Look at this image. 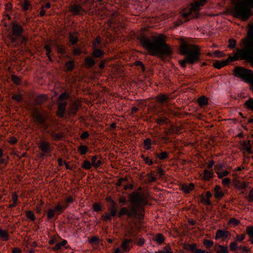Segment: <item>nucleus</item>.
<instances>
[{"instance_id":"338daca9","label":"nucleus","mask_w":253,"mask_h":253,"mask_svg":"<svg viewBox=\"0 0 253 253\" xmlns=\"http://www.w3.org/2000/svg\"><path fill=\"white\" fill-rule=\"evenodd\" d=\"M249 200L251 202L253 201V189H252L249 193L248 196Z\"/></svg>"},{"instance_id":"7ed1b4c3","label":"nucleus","mask_w":253,"mask_h":253,"mask_svg":"<svg viewBox=\"0 0 253 253\" xmlns=\"http://www.w3.org/2000/svg\"><path fill=\"white\" fill-rule=\"evenodd\" d=\"M180 53L187 56L183 59L179 61L181 66H185L186 63L193 64L199 59L200 52L198 47L195 45L189 44L183 41L180 46Z\"/></svg>"},{"instance_id":"4c0bfd02","label":"nucleus","mask_w":253,"mask_h":253,"mask_svg":"<svg viewBox=\"0 0 253 253\" xmlns=\"http://www.w3.org/2000/svg\"><path fill=\"white\" fill-rule=\"evenodd\" d=\"M82 167L85 169H89L91 167L90 163L88 161H84L82 165Z\"/></svg>"},{"instance_id":"9d476101","label":"nucleus","mask_w":253,"mask_h":253,"mask_svg":"<svg viewBox=\"0 0 253 253\" xmlns=\"http://www.w3.org/2000/svg\"><path fill=\"white\" fill-rule=\"evenodd\" d=\"M33 116L39 125H41L45 129L47 128L48 126L45 123V117L42 114H40L37 109H35L34 111Z\"/></svg>"},{"instance_id":"a211bd4d","label":"nucleus","mask_w":253,"mask_h":253,"mask_svg":"<svg viewBox=\"0 0 253 253\" xmlns=\"http://www.w3.org/2000/svg\"><path fill=\"white\" fill-rule=\"evenodd\" d=\"M156 98L161 103L168 102L170 100V98L169 96L164 94H160L157 96Z\"/></svg>"},{"instance_id":"e433bc0d","label":"nucleus","mask_w":253,"mask_h":253,"mask_svg":"<svg viewBox=\"0 0 253 253\" xmlns=\"http://www.w3.org/2000/svg\"><path fill=\"white\" fill-rule=\"evenodd\" d=\"M211 197V194L209 191H207L206 193V200H205L204 199H203L202 200V202H206L207 205H210L211 202L210 201V199Z\"/></svg>"},{"instance_id":"864d4df0","label":"nucleus","mask_w":253,"mask_h":253,"mask_svg":"<svg viewBox=\"0 0 253 253\" xmlns=\"http://www.w3.org/2000/svg\"><path fill=\"white\" fill-rule=\"evenodd\" d=\"M214 56L216 57H221L224 56V54L218 50H215L213 53Z\"/></svg>"},{"instance_id":"37998d69","label":"nucleus","mask_w":253,"mask_h":253,"mask_svg":"<svg viewBox=\"0 0 253 253\" xmlns=\"http://www.w3.org/2000/svg\"><path fill=\"white\" fill-rule=\"evenodd\" d=\"M168 153L166 152H163L161 153L158 154H156V156L161 160H164L168 157Z\"/></svg>"},{"instance_id":"4d7b16f0","label":"nucleus","mask_w":253,"mask_h":253,"mask_svg":"<svg viewBox=\"0 0 253 253\" xmlns=\"http://www.w3.org/2000/svg\"><path fill=\"white\" fill-rule=\"evenodd\" d=\"M57 50L59 53H63L64 52V48L62 45H57Z\"/></svg>"},{"instance_id":"774afa93","label":"nucleus","mask_w":253,"mask_h":253,"mask_svg":"<svg viewBox=\"0 0 253 253\" xmlns=\"http://www.w3.org/2000/svg\"><path fill=\"white\" fill-rule=\"evenodd\" d=\"M223 166L221 164H217L214 167L215 169L217 170V171L222 169H223Z\"/></svg>"},{"instance_id":"a19ab883","label":"nucleus","mask_w":253,"mask_h":253,"mask_svg":"<svg viewBox=\"0 0 253 253\" xmlns=\"http://www.w3.org/2000/svg\"><path fill=\"white\" fill-rule=\"evenodd\" d=\"M23 10L26 11L30 9L31 6L28 0H25L23 4L22 5Z\"/></svg>"},{"instance_id":"dca6fc26","label":"nucleus","mask_w":253,"mask_h":253,"mask_svg":"<svg viewBox=\"0 0 253 253\" xmlns=\"http://www.w3.org/2000/svg\"><path fill=\"white\" fill-rule=\"evenodd\" d=\"M132 242L131 239H125L123 242L122 243L121 247L122 249V250L124 252H127L130 250V247L128 245L129 243Z\"/></svg>"},{"instance_id":"20e7f679","label":"nucleus","mask_w":253,"mask_h":253,"mask_svg":"<svg viewBox=\"0 0 253 253\" xmlns=\"http://www.w3.org/2000/svg\"><path fill=\"white\" fill-rule=\"evenodd\" d=\"M250 7H253V0H241L237 2L233 9V16L246 20L251 15Z\"/></svg>"},{"instance_id":"b1692460","label":"nucleus","mask_w":253,"mask_h":253,"mask_svg":"<svg viewBox=\"0 0 253 253\" xmlns=\"http://www.w3.org/2000/svg\"><path fill=\"white\" fill-rule=\"evenodd\" d=\"M213 176L212 170L205 169L204 171L203 178L206 180H208Z\"/></svg>"},{"instance_id":"0e129e2a","label":"nucleus","mask_w":253,"mask_h":253,"mask_svg":"<svg viewBox=\"0 0 253 253\" xmlns=\"http://www.w3.org/2000/svg\"><path fill=\"white\" fill-rule=\"evenodd\" d=\"M230 182V179L228 178H224L222 179V184L227 185Z\"/></svg>"},{"instance_id":"4468645a","label":"nucleus","mask_w":253,"mask_h":253,"mask_svg":"<svg viewBox=\"0 0 253 253\" xmlns=\"http://www.w3.org/2000/svg\"><path fill=\"white\" fill-rule=\"evenodd\" d=\"M70 10L75 15L79 14L81 12H84V9L79 5L74 4L70 6Z\"/></svg>"},{"instance_id":"6e6d98bb","label":"nucleus","mask_w":253,"mask_h":253,"mask_svg":"<svg viewBox=\"0 0 253 253\" xmlns=\"http://www.w3.org/2000/svg\"><path fill=\"white\" fill-rule=\"evenodd\" d=\"M12 80L13 82L16 84H19L20 82V79L19 77L16 76H12Z\"/></svg>"},{"instance_id":"2f4dec72","label":"nucleus","mask_w":253,"mask_h":253,"mask_svg":"<svg viewBox=\"0 0 253 253\" xmlns=\"http://www.w3.org/2000/svg\"><path fill=\"white\" fill-rule=\"evenodd\" d=\"M159 244H162L164 241V237L162 234H157L154 239Z\"/></svg>"},{"instance_id":"c756f323","label":"nucleus","mask_w":253,"mask_h":253,"mask_svg":"<svg viewBox=\"0 0 253 253\" xmlns=\"http://www.w3.org/2000/svg\"><path fill=\"white\" fill-rule=\"evenodd\" d=\"M0 236L4 241H7L8 239V234L6 230L0 229Z\"/></svg>"},{"instance_id":"49530a36","label":"nucleus","mask_w":253,"mask_h":253,"mask_svg":"<svg viewBox=\"0 0 253 253\" xmlns=\"http://www.w3.org/2000/svg\"><path fill=\"white\" fill-rule=\"evenodd\" d=\"M243 147L248 152L251 153V145L250 144V141L248 142H244L243 144Z\"/></svg>"},{"instance_id":"f8f14e48","label":"nucleus","mask_w":253,"mask_h":253,"mask_svg":"<svg viewBox=\"0 0 253 253\" xmlns=\"http://www.w3.org/2000/svg\"><path fill=\"white\" fill-rule=\"evenodd\" d=\"M233 185L236 187L239 190H243L246 189L248 186V183L244 181H241L238 179H235L233 181Z\"/></svg>"},{"instance_id":"5701e85b","label":"nucleus","mask_w":253,"mask_h":253,"mask_svg":"<svg viewBox=\"0 0 253 253\" xmlns=\"http://www.w3.org/2000/svg\"><path fill=\"white\" fill-rule=\"evenodd\" d=\"M198 102L201 107L204 106L208 103V98L205 96H201L198 99Z\"/></svg>"},{"instance_id":"a878e982","label":"nucleus","mask_w":253,"mask_h":253,"mask_svg":"<svg viewBox=\"0 0 253 253\" xmlns=\"http://www.w3.org/2000/svg\"><path fill=\"white\" fill-rule=\"evenodd\" d=\"M228 234V231H223L221 230H218L216 233L215 238H221L223 237H226Z\"/></svg>"},{"instance_id":"f03ea898","label":"nucleus","mask_w":253,"mask_h":253,"mask_svg":"<svg viewBox=\"0 0 253 253\" xmlns=\"http://www.w3.org/2000/svg\"><path fill=\"white\" fill-rule=\"evenodd\" d=\"M139 40L143 46L147 49L152 55H168L171 53V50L166 43L163 36L154 37L153 40L141 37L139 38Z\"/></svg>"},{"instance_id":"1a4fd4ad","label":"nucleus","mask_w":253,"mask_h":253,"mask_svg":"<svg viewBox=\"0 0 253 253\" xmlns=\"http://www.w3.org/2000/svg\"><path fill=\"white\" fill-rule=\"evenodd\" d=\"M141 210L140 209L137 208L136 206H131L129 209L123 207L121 208L118 213V216L122 217L123 215L126 214L128 217L135 218L138 217V214H140Z\"/></svg>"},{"instance_id":"72a5a7b5","label":"nucleus","mask_w":253,"mask_h":253,"mask_svg":"<svg viewBox=\"0 0 253 253\" xmlns=\"http://www.w3.org/2000/svg\"><path fill=\"white\" fill-rule=\"evenodd\" d=\"M70 42L72 44H75L78 41V37L74 36V35L70 34L69 36Z\"/></svg>"},{"instance_id":"0eeeda50","label":"nucleus","mask_w":253,"mask_h":253,"mask_svg":"<svg viewBox=\"0 0 253 253\" xmlns=\"http://www.w3.org/2000/svg\"><path fill=\"white\" fill-rule=\"evenodd\" d=\"M129 201L132 204L131 206H136L137 208L141 210L140 214H138V218L142 219L143 217L144 211L142 206L145 205L147 203L144 196L139 192H133L129 196Z\"/></svg>"},{"instance_id":"de8ad7c7","label":"nucleus","mask_w":253,"mask_h":253,"mask_svg":"<svg viewBox=\"0 0 253 253\" xmlns=\"http://www.w3.org/2000/svg\"><path fill=\"white\" fill-rule=\"evenodd\" d=\"M229 173L228 171L227 170L223 171L221 172L217 171V174H218V176L219 178H221L228 175Z\"/></svg>"},{"instance_id":"f3484780","label":"nucleus","mask_w":253,"mask_h":253,"mask_svg":"<svg viewBox=\"0 0 253 253\" xmlns=\"http://www.w3.org/2000/svg\"><path fill=\"white\" fill-rule=\"evenodd\" d=\"M92 165L95 168L99 167L102 163L100 159H98V157L93 156L91 157Z\"/></svg>"},{"instance_id":"052dcab7","label":"nucleus","mask_w":253,"mask_h":253,"mask_svg":"<svg viewBox=\"0 0 253 253\" xmlns=\"http://www.w3.org/2000/svg\"><path fill=\"white\" fill-rule=\"evenodd\" d=\"M163 253H171V248L169 245L166 246L164 248Z\"/></svg>"},{"instance_id":"7c9ffc66","label":"nucleus","mask_w":253,"mask_h":253,"mask_svg":"<svg viewBox=\"0 0 253 253\" xmlns=\"http://www.w3.org/2000/svg\"><path fill=\"white\" fill-rule=\"evenodd\" d=\"M78 150L81 155L85 154L88 150V148L85 145H80L78 148Z\"/></svg>"},{"instance_id":"603ef678","label":"nucleus","mask_w":253,"mask_h":253,"mask_svg":"<svg viewBox=\"0 0 253 253\" xmlns=\"http://www.w3.org/2000/svg\"><path fill=\"white\" fill-rule=\"evenodd\" d=\"M204 245L207 247H210L213 244V242L211 240H206L204 241Z\"/></svg>"},{"instance_id":"f257e3e1","label":"nucleus","mask_w":253,"mask_h":253,"mask_svg":"<svg viewBox=\"0 0 253 253\" xmlns=\"http://www.w3.org/2000/svg\"><path fill=\"white\" fill-rule=\"evenodd\" d=\"M242 41L243 47L238 50L234 56H229L223 61H216L213 64L214 67L220 69L227 65L229 62H233L238 59L248 60L253 65V36H249L245 39H242Z\"/></svg>"},{"instance_id":"412c9836","label":"nucleus","mask_w":253,"mask_h":253,"mask_svg":"<svg viewBox=\"0 0 253 253\" xmlns=\"http://www.w3.org/2000/svg\"><path fill=\"white\" fill-rule=\"evenodd\" d=\"M47 100L45 95L41 94L37 97L35 101L37 104H42Z\"/></svg>"},{"instance_id":"4be33fe9","label":"nucleus","mask_w":253,"mask_h":253,"mask_svg":"<svg viewBox=\"0 0 253 253\" xmlns=\"http://www.w3.org/2000/svg\"><path fill=\"white\" fill-rule=\"evenodd\" d=\"M50 134L54 140H59L64 136L63 133H56L53 131L50 132Z\"/></svg>"},{"instance_id":"f704fd0d","label":"nucleus","mask_w":253,"mask_h":253,"mask_svg":"<svg viewBox=\"0 0 253 253\" xmlns=\"http://www.w3.org/2000/svg\"><path fill=\"white\" fill-rule=\"evenodd\" d=\"M247 233L249 237L252 239H253V226H248L246 229Z\"/></svg>"},{"instance_id":"473e14b6","label":"nucleus","mask_w":253,"mask_h":253,"mask_svg":"<svg viewBox=\"0 0 253 253\" xmlns=\"http://www.w3.org/2000/svg\"><path fill=\"white\" fill-rule=\"evenodd\" d=\"M168 122V119L166 117H162L156 120L157 124L162 125L166 124Z\"/></svg>"},{"instance_id":"a18cd8bd","label":"nucleus","mask_w":253,"mask_h":253,"mask_svg":"<svg viewBox=\"0 0 253 253\" xmlns=\"http://www.w3.org/2000/svg\"><path fill=\"white\" fill-rule=\"evenodd\" d=\"M66 67L69 71H72L74 68V62L72 61H69L66 64Z\"/></svg>"},{"instance_id":"393cba45","label":"nucleus","mask_w":253,"mask_h":253,"mask_svg":"<svg viewBox=\"0 0 253 253\" xmlns=\"http://www.w3.org/2000/svg\"><path fill=\"white\" fill-rule=\"evenodd\" d=\"M78 110L77 105L75 104H72L68 110V114L70 116H74Z\"/></svg>"},{"instance_id":"2eb2a0df","label":"nucleus","mask_w":253,"mask_h":253,"mask_svg":"<svg viewBox=\"0 0 253 253\" xmlns=\"http://www.w3.org/2000/svg\"><path fill=\"white\" fill-rule=\"evenodd\" d=\"M110 200V205L109 206L108 210L111 212L112 215H116L118 208V205L113 200Z\"/></svg>"},{"instance_id":"8fccbe9b","label":"nucleus","mask_w":253,"mask_h":253,"mask_svg":"<svg viewBox=\"0 0 253 253\" xmlns=\"http://www.w3.org/2000/svg\"><path fill=\"white\" fill-rule=\"evenodd\" d=\"M55 211L54 210L50 209L47 212V215L48 219H51L54 214Z\"/></svg>"},{"instance_id":"c03bdc74","label":"nucleus","mask_w":253,"mask_h":253,"mask_svg":"<svg viewBox=\"0 0 253 253\" xmlns=\"http://www.w3.org/2000/svg\"><path fill=\"white\" fill-rule=\"evenodd\" d=\"M26 216L32 221H34L35 219V215L32 211H27L26 212Z\"/></svg>"},{"instance_id":"c9c22d12","label":"nucleus","mask_w":253,"mask_h":253,"mask_svg":"<svg viewBox=\"0 0 253 253\" xmlns=\"http://www.w3.org/2000/svg\"><path fill=\"white\" fill-rule=\"evenodd\" d=\"M196 246L195 244H187L185 246V249L187 250H189L191 252H194L196 250Z\"/></svg>"},{"instance_id":"69168bd1","label":"nucleus","mask_w":253,"mask_h":253,"mask_svg":"<svg viewBox=\"0 0 253 253\" xmlns=\"http://www.w3.org/2000/svg\"><path fill=\"white\" fill-rule=\"evenodd\" d=\"M236 239H237V240L241 242L245 239V235L244 234L238 235L236 237Z\"/></svg>"},{"instance_id":"6ab92c4d","label":"nucleus","mask_w":253,"mask_h":253,"mask_svg":"<svg viewBox=\"0 0 253 253\" xmlns=\"http://www.w3.org/2000/svg\"><path fill=\"white\" fill-rule=\"evenodd\" d=\"M214 197L216 199H220L224 195V193L220 190V187L219 185H216L214 187Z\"/></svg>"},{"instance_id":"ea45409f","label":"nucleus","mask_w":253,"mask_h":253,"mask_svg":"<svg viewBox=\"0 0 253 253\" xmlns=\"http://www.w3.org/2000/svg\"><path fill=\"white\" fill-rule=\"evenodd\" d=\"M229 248L231 251H235L237 249H239V247L237 246V243L235 242L231 243Z\"/></svg>"},{"instance_id":"6e6552de","label":"nucleus","mask_w":253,"mask_h":253,"mask_svg":"<svg viewBox=\"0 0 253 253\" xmlns=\"http://www.w3.org/2000/svg\"><path fill=\"white\" fill-rule=\"evenodd\" d=\"M206 0H200L199 1H196L192 4L190 7L186 8L181 12L182 18L185 21L194 17L197 11L199 10V7L204 5Z\"/></svg>"},{"instance_id":"3c124183","label":"nucleus","mask_w":253,"mask_h":253,"mask_svg":"<svg viewBox=\"0 0 253 253\" xmlns=\"http://www.w3.org/2000/svg\"><path fill=\"white\" fill-rule=\"evenodd\" d=\"M148 181L149 182H154L156 180V177L154 174L150 173L148 174Z\"/></svg>"},{"instance_id":"680f3d73","label":"nucleus","mask_w":253,"mask_h":253,"mask_svg":"<svg viewBox=\"0 0 253 253\" xmlns=\"http://www.w3.org/2000/svg\"><path fill=\"white\" fill-rule=\"evenodd\" d=\"M64 209H65V208H64L63 207L61 206L60 205H57L55 207V208L54 210L55 212V211H63Z\"/></svg>"},{"instance_id":"79ce46f5","label":"nucleus","mask_w":253,"mask_h":253,"mask_svg":"<svg viewBox=\"0 0 253 253\" xmlns=\"http://www.w3.org/2000/svg\"><path fill=\"white\" fill-rule=\"evenodd\" d=\"M144 148H145V149H146L147 150L150 149V145L151 144V139H149V138L146 139L144 141Z\"/></svg>"},{"instance_id":"bf43d9fd","label":"nucleus","mask_w":253,"mask_h":253,"mask_svg":"<svg viewBox=\"0 0 253 253\" xmlns=\"http://www.w3.org/2000/svg\"><path fill=\"white\" fill-rule=\"evenodd\" d=\"M93 209L94 211H98L101 210V207L99 205H98L96 203H95L93 204Z\"/></svg>"},{"instance_id":"39448f33","label":"nucleus","mask_w":253,"mask_h":253,"mask_svg":"<svg viewBox=\"0 0 253 253\" xmlns=\"http://www.w3.org/2000/svg\"><path fill=\"white\" fill-rule=\"evenodd\" d=\"M24 32L22 27L16 23H13L12 25V31L7 35V37L13 44L14 47H17L19 44H26L27 39L23 35Z\"/></svg>"},{"instance_id":"c85d7f7f","label":"nucleus","mask_w":253,"mask_h":253,"mask_svg":"<svg viewBox=\"0 0 253 253\" xmlns=\"http://www.w3.org/2000/svg\"><path fill=\"white\" fill-rule=\"evenodd\" d=\"M85 62L87 67H91L95 64L94 60L90 57H87L85 59Z\"/></svg>"},{"instance_id":"aec40b11","label":"nucleus","mask_w":253,"mask_h":253,"mask_svg":"<svg viewBox=\"0 0 253 253\" xmlns=\"http://www.w3.org/2000/svg\"><path fill=\"white\" fill-rule=\"evenodd\" d=\"M194 185L193 183H190L189 185L183 184L181 186V189L185 193H188L190 191L193 189Z\"/></svg>"},{"instance_id":"9b49d317","label":"nucleus","mask_w":253,"mask_h":253,"mask_svg":"<svg viewBox=\"0 0 253 253\" xmlns=\"http://www.w3.org/2000/svg\"><path fill=\"white\" fill-rule=\"evenodd\" d=\"M40 149L43 153V156L49 154L52 150V148L49 142L42 141L39 144Z\"/></svg>"},{"instance_id":"13d9d810","label":"nucleus","mask_w":253,"mask_h":253,"mask_svg":"<svg viewBox=\"0 0 253 253\" xmlns=\"http://www.w3.org/2000/svg\"><path fill=\"white\" fill-rule=\"evenodd\" d=\"M68 94L66 93H64L61 94L59 97V99L61 100H65L68 98Z\"/></svg>"},{"instance_id":"58836bf2","label":"nucleus","mask_w":253,"mask_h":253,"mask_svg":"<svg viewBox=\"0 0 253 253\" xmlns=\"http://www.w3.org/2000/svg\"><path fill=\"white\" fill-rule=\"evenodd\" d=\"M115 215H112L111 214V212L110 213H106L105 215L102 216V217L105 221L110 220L112 219V217L114 216Z\"/></svg>"},{"instance_id":"e2e57ef3","label":"nucleus","mask_w":253,"mask_h":253,"mask_svg":"<svg viewBox=\"0 0 253 253\" xmlns=\"http://www.w3.org/2000/svg\"><path fill=\"white\" fill-rule=\"evenodd\" d=\"M12 98L20 102L21 100V96L20 94H15L12 96Z\"/></svg>"},{"instance_id":"cd10ccee","label":"nucleus","mask_w":253,"mask_h":253,"mask_svg":"<svg viewBox=\"0 0 253 253\" xmlns=\"http://www.w3.org/2000/svg\"><path fill=\"white\" fill-rule=\"evenodd\" d=\"M216 253H228V251L226 247L218 245L216 248Z\"/></svg>"},{"instance_id":"5fc2aeb1","label":"nucleus","mask_w":253,"mask_h":253,"mask_svg":"<svg viewBox=\"0 0 253 253\" xmlns=\"http://www.w3.org/2000/svg\"><path fill=\"white\" fill-rule=\"evenodd\" d=\"M101 42V39L100 37H97L95 42L93 43V48H96L97 45L100 44Z\"/></svg>"},{"instance_id":"09e8293b","label":"nucleus","mask_w":253,"mask_h":253,"mask_svg":"<svg viewBox=\"0 0 253 253\" xmlns=\"http://www.w3.org/2000/svg\"><path fill=\"white\" fill-rule=\"evenodd\" d=\"M236 41L233 39H230L229 40L228 47L230 48H233L235 47Z\"/></svg>"},{"instance_id":"423d86ee","label":"nucleus","mask_w":253,"mask_h":253,"mask_svg":"<svg viewBox=\"0 0 253 253\" xmlns=\"http://www.w3.org/2000/svg\"><path fill=\"white\" fill-rule=\"evenodd\" d=\"M234 72L237 76H238L246 83H250L253 84V72L249 69L241 67H237L234 69ZM245 106L249 109L253 110V99L249 98L245 102Z\"/></svg>"},{"instance_id":"bb28decb","label":"nucleus","mask_w":253,"mask_h":253,"mask_svg":"<svg viewBox=\"0 0 253 253\" xmlns=\"http://www.w3.org/2000/svg\"><path fill=\"white\" fill-rule=\"evenodd\" d=\"M103 54L104 53L102 51L97 48H94V50L92 53V56L95 58L101 57Z\"/></svg>"},{"instance_id":"ddd939ff","label":"nucleus","mask_w":253,"mask_h":253,"mask_svg":"<svg viewBox=\"0 0 253 253\" xmlns=\"http://www.w3.org/2000/svg\"><path fill=\"white\" fill-rule=\"evenodd\" d=\"M67 105L66 102L60 103L58 106L57 115L60 118H63L65 113V108Z\"/></svg>"}]
</instances>
